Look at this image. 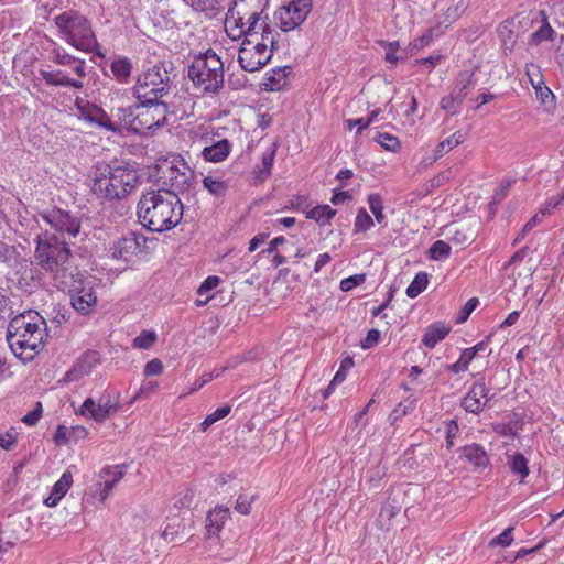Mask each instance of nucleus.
Listing matches in <instances>:
<instances>
[{
	"label": "nucleus",
	"mask_w": 564,
	"mask_h": 564,
	"mask_svg": "<svg viewBox=\"0 0 564 564\" xmlns=\"http://www.w3.org/2000/svg\"><path fill=\"white\" fill-rule=\"evenodd\" d=\"M148 238L141 234L129 232L116 241L111 248V256L113 259L129 262L133 256L141 252L145 247Z\"/></svg>",
	"instance_id": "obj_16"
},
{
	"label": "nucleus",
	"mask_w": 564,
	"mask_h": 564,
	"mask_svg": "<svg viewBox=\"0 0 564 564\" xmlns=\"http://www.w3.org/2000/svg\"><path fill=\"white\" fill-rule=\"evenodd\" d=\"M46 336V322L37 312L18 314L7 325V341L20 358L25 355V359H32L43 348Z\"/></svg>",
	"instance_id": "obj_3"
},
{
	"label": "nucleus",
	"mask_w": 564,
	"mask_h": 564,
	"mask_svg": "<svg viewBox=\"0 0 564 564\" xmlns=\"http://www.w3.org/2000/svg\"><path fill=\"white\" fill-rule=\"evenodd\" d=\"M54 24L67 44L78 51L104 57L90 20L79 11L70 9L59 13L54 18Z\"/></svg>",
	"instance_id": "obj_4"
},
{
	"label": "nucleus",
	"mask_w": 564,
	"mask_h": 564,
	"mask_svg": "<svg viewBox=\"0 0 564 564\" xmlns=\"http://www.w3.org/2000/svg\"><path fill=\"white\" fill-rule=\"evenodd\" d=\"M312 9V0H291L274 13V19L283 32L293 31L306 20Z\"/></svg>",
	"instance_id": "obj_12"
},
{
	"label": "nucleus",
	"mask_w": 564,
	"mask_h": 564,
	"mask_svg": "<svg viewBox=\"0 0 564 564\" xmlns=\"http://www.w3.org/2000/svg\"><path fill=\"white\" fill-rule=\"evenodd\" d=\"M275 149H267L261 155V166H256L253 174L256 178L263 182L271 175V170L274 163Z\"/></svg>",
	"instance_id": "obj_32"
},
{
	"label": "nucleus",
	"mask_w": 564,
	"mask_h": 564,
	"mask_svg": "<svg viewBox=\"0 0 564 564\" xmlns=\"http://www.w3.org/2000/svg\"><path fill=\"white\" fill-rule=\"evenodd\" d=\"M535 96L546 111L552 112L555 109V96L547 86H539Z\"/></svg>",
	"instance_id": "obj_40"
},
{
	"label": "nucleus",
	"mask_w": 564,
	"mask_h": 564,
	"mask_svg": "<svg viewBox=\"0 0 564 564\" xmlns=\"http://www.w3.org/2000/svg\"><path fill=\"white\" fill-rule=\"evenodd\" d=\"M470 356H468L464 350L462 351L459 359L454 362L445 366V369L453 372L459 373L466 371L468 369L469 364L471 362Z\"/></svg>",
	"instance_id": "obj_53"
},
{
	"label": "nucleus",
	"mask_w": 564,
	"mask_h": 564,
	"mask_svg": "<svg viewBox=\"0 0 564 564\" xmlns=\"http://www.w3.org/2000/svg\"><path fill=\"white\" fill-rule=\"evenodd\" d=\"M101 356L97 350H86L83 352L74 365L66 371L63 378L64 383L78 381L84 376L89 375L94 368L100 364Z\"/></svg>",
	"instance_id": "obj_17"
},
{
	"label": "nucleus",
	"mask_w": 564,
	"mask_h": 564,
	"mask_svg": "<svg viewBox=\"0 0 564 564\" xmlns=\"http://www.w3.org/2000/svg\"><path fill=\"white\" fill-rule=\"evenodd\" d=\"M522 417L514 414L513 419L510 420L508 423H500L494 425V431L501 436L516 437L519 435V432L522 430Z\"/></svg>",
	"instance_id": "obj_35"
},
{
	"label": "nucleus",
	"mask_w": 564,
	"mask_h": 564,
	"mask_svg": "<svg viewBox=\"0 0 564 564\" xmlns=\"http://www.w3.org/2000/svg\"><path fill=\"white\" fill-rule=\"evenodd\" d=\"M181 165L183 170L174 164L166 165L165 170H163V167L159 170V172L162 173V175L159 176V181H161L164 186L170 187L165 189V192H172L176 196H178V194L189 193L195 178L194 171L188 167L183 159H181Z\"/></svg>",
	"instance_id": "obj_11"
},
{
	"label": "nucleus",
	"mask_w": 564,
	"mask_h": 564,
	"mask_svg": "<svg viewBox=\"0 0 564 564\" xmlns=\"http://www.w3.org/2000/svg\"><path fill=\"white\" fill-rule=\"evenodd\" d=\"M433 31L434 29H429L422 36L415 39L412 43L409 45V51L412 53L414 51H419L427 45L433 40Z\"/></svg>",
	"instance_id": "obj_56"
},
{
	"label": "nucleus",
	"mask_w": 564,
	"mask_h": 564,
	"mask_svg": "<svg viewBox=\"0 0 564 564\" xmlns=\"http://www.w3.org/2000/svg\"><path fill=\"white\" fill-rule=\"evenodd\" d=\"M41 415L42 404L41 402H37L35 408L22 417V422L25 423L26 425L33 426L39 422Z\"/></svg>",
	"instance_id": "obj_60"
},
{
	"label": "nucleus",
	"mask_w": 564,
	"mask_h": 564,
	"mask_svg": "<svg viewBox=\"0 0 564 564\" xmlns=\"http://www.w3.org/2000/svg\"><path fill=\"white\" fill-rule=\"evenodd\" d=\"M231 411L230 405H223L216 409L213 413L208 414L205 420L200 424V429L203 432L207 431L209 426H212L217 421L226 417Z\"/></svg>",
	"instance_id": "obj_45"
},
{
	"label": "nucleus",
	"mask_w": 564,
	"mask_h": 564,
	"mask_svg": "<svg viewBox=\"0 0 564 564\" xmlns=\"http://www.w3.org/2000/svg\"><path fill=\"white\" fill-rule=\"evenodd\" d=\"M132 62L127 56H119L115 58L110 64V70L117 82L127 84L132 74Z\"/></svg>",
	"instance_id": "obj_28"
},
{
	"label": "nucleus",
	"mask_w": 564,
	"mask_h": 564,
	"mask_svg": "<svg viewBox=\"0 0 564 564\" xmlns=\"http://www.w3.org/2000/svg\"><path fill=\"white\" fill-rule=\"evenodd\" d=\"M220 279L216 275H210L200 284V286L197 290L198 295H207L212 290L217 288L219 284Z\"/></svg>",
	"instance_id": "obj_62"
},
{
	"label": "nucleus",
	"mask_w": 564,
	"mask_h": 564,
	"mask_svg": "<svg viewBox=\"0 0 564 564\" xmlns=\"http://www.w3.org/2000/svg\"><path fill=\"white\" fill-rule=\"evenodd\" d=\"M41 218L48 224L62 239L65 236L76 237L82 228L80 218L70 212L54 207L50 210L40 213Z\"/></svg>",
	"instance_id": "obj_13"
},
{
	"label": "nucleus",
	"mask_w": 564,
	"mask_h": 564,
	"mask_svg": "<svg viewBox=\"0 0 564 564\" xmlns=\"http://www.w3.org/2000/svg\"><path fill=\"white\" fill-rule=\"evenodd\" d=\"M90 193L101 203L121 200L138 186V171L128 162L97 163L89 175Z\"/></svg>",
	"instance_id": "obj_1"
},
{
	"label": "nucleus",
	"mask_w": 564,
	"mask_h": 564,
	"mask_svg": "<svg viewBox=\"0 0 564 564\" xmlns=\"http://www.w3.org/2000/svg\"><path fill=\"white\" fill-rule=\"evenodd\" d=\"M263 9L260 12H252L247 19V28L246 31H240V35H245V40L250 39H261L263 41H269V44H272L273 50L280 48V33H278L270 25V20L268 15H262Z\"/></svg>",
	"instance_id": "obj_14"
},
{
	"label": "nucleus",
	"mask_w": 564,
	"mask_h": 564,
	"mask_svg": "<svg viewBox=\"0 0 564 564\" xmlns=\"http://www.w3.org/2000/svg\"><path fill=\"white\" fill-rule=\"evenodd\" d=\"M174 70L175 66L172 61H162L152 65L138 76L132 88L133 96L138 101L145 104L161 100L173 87V79L176 75L172 76L171 74Z\"/></svg>",
	"instance_id": "obj_7"
},
{
	"label": "nucleus",
	"mask_w": 564,
	"mask_h": 564,
	"mask_svg": "<svg viewBox=\"0 0 564 564\" xmlns=\"http://www.w3.org/2000/svg\"><path fill=\"white\" fill-rule=\"evenodd\" d=\"M538 15L541 18V26L530 35V44L533 45H539L544 41H552L555 33L547 21L545 11H539Z\"/></svg>",
	"instance_id": "obj_30"
},
{
	"label": "nucleus",
	"mask_w": 564,
	"mask_h": 564,
	"mask_svg": "<svg viewBox=\"0 0 564 564\" xmlns=\"http://www.w3.org/2000/svg\"><path fill=\"white\" fill-rule=\"evenodd\" d=\"M413 409L414 406L412 402L410 404L399 403L398 406L389 414V421L393 424L402 416L413 411Z\"/></svg>",
	"instance_id": "obj_57"
},
{
	"label": "nucleus",
	"mask_w": 564,
	"mask_h": 564,
	"mask_svg": "<svg viewBox=\"0 0 564 564\" xmlns=\"http://www.w3.org/2000/svg\"><path fill=\"white\" fill-rule=\"evenodd\" d=\"M97 105L91 104L89 101H76V108L79 111L80 118L89 123H93L95 118V111L97 110Z\"/></svg>",
	"instance_id": "obj_51"
},
{
	"label": "nucleus",
	"mask_w": 564,
	"mask_h": 564,
	"mask_svg": "<svg viewBox=\"0 0 564 564\" xmlns=\"http://www.w3.org/2000/svg\"><path fill=\"white\" fill-rule=\"evenodd\" d=\"M459 434V426L456 420H449L446 422V448L447 451H451L454 446V440Z\"/></svg>",
	"instance_id": "obj_55"
},
{
	"label": "nucleus",
	"mask_w": 564,
	"mask_h": 564,
	"mask_svg": "<svg viewBox=\"0 0 564 564\" xmlns=\"http://www.w3.org/2000/svg\"><path fill=\"white\" fill-rule=\"evenodd\" d=\"M156 333L154 330H142L133 339V347L141 349H149L156 341Z\"/></svg>",
	"instance_id": "obj_46"
},
{
	"label": "nucleus",
	"mask_w": 564,
	"mask_h": 564,
	"mask_svg": "<svg viewBox=\"0 0 564 564\" xmlns=\"http://www.w3.org/2000/svg\"><path fill=\"white\" fill-rule=\"evenodd\" d=\"M449 330L451 328L445 325L438 323L432 324L426 328V332L422 337V343L427 348H434L437 343H440L447 336Z\"/></svg>",
	"instance_id": "obj_29"
},
{
	"label": "nucleus",
	"mask_w": 564,
	"mask_h": 564,
	"mask_svg": "<svg viewBox=\"0 0 564 564\" xmlns=\"http://www.w3.org/2000/svg\"><path fill=\"white\" fill-rule=\"evenodd\" d=\"M231 144L227 139L217 141L216 143L205 147L202 154L208 162H221L230 153Z\"/></svg>",
	"instance_id": "obj_27"
},
{
	"label": "nucleus",
	"mask_w": 564,
	"mask_h": 564,
	"mask_svg": "<svg viewBox=\"0 0 564 564\" xmlns=\"http://www.w3.org/2000/svg\"><path fill=\"white\" fill-rule=\"evenodd\" d=\"M13 314L11 300L7 296L2 289H0V327H4L8 318Z\"/></svg>",
	"instance_id": "obj_49"
},
{
	"label": "nucleus",
	"mask_w": 564,
	"mask_h": 564,
	"mask_svg": "<svg viewBox=\"0 0 564 564\" xmlns=\"http://www.w3.org/2000/svg\"><path fill=\"white\" fill-rule=\"evenodd\" d=\"M73 484V475L70 471H65L61 476V478L54 484L52 492L58 495L59 497H64L66 492L69 490Z\"/></svg>",
	"instance_id": "obj_48"
},
{
	"label": "nucleus",
	"mask_w": 564,
	"mask_h": 564,
	"mask_svg": "<svg viewBox=\"0 0 564 564\" xmlns=\"http://www.w3.org/2000/svg\"><path fill=\"white\" fill-rule=\"evenodd\" d=\"M187 77L203 95L217 96L224 88V63L212 48H208L193 57L187 67Z\"/></svg>",
	"instance_id": "obj_5"
},
{
	"label": "nucleus",
	"mask_w": 564,
	"mask_h": 564,
	"mask_svg": "<svg viewBox=\"0 0 564 564\" xmlns=\"http://www.w3.org/2000/svg\"><path fill=\"white\" fill-rule=\"evenodd\" d=\"M459 452L460 457L469 462L475 470H482L490 464L489 456L480 444L473 443L465 445L459 448Z\"/></svg>",
	"instance_id": "obj_20"
},
{
	"label": "nucleus",
	"mask_w": 564,
	"mask_h": 564,
	"mask_svg": "<svg viewBox=\"0 0 564 564\" xmlns=\"http://www.w3.org/2000/svg\"><path fill=\"white\" fill-rule=\"evenodd\" d=\"M380 332L376 328L368 330L366 337L361 340L362 349H370L375 347L380 340Z\"/></svg>",
	"instance_id": "obj_59"
},
{
	"label": "nucleus",
	"mask_w": 564,
	"mask_h": 564,
	"mask_svg": "<svg viewBox=\"0 0 564 564\" xmlns=\"http://www.w3.org/2000/svg\"><path fill=\"white\" fill-rule=\"evenodd\" d=\"M70 300L72 308L82 316H88L96 311L98 279L86 270L68 272L63 280Z\"/></svg>",
	"instance_id": "obj_8"
},
{
	"label": "nucleus",
	"mask_w": 564,
	"mask_h": 564,
	"mask_svg": "<svg viewBox=\"0 0 564 564\" xmlns=\"http://www.w3.org/2000/svg\"><path fill=\"white\" fill-rule=\"evenodd\" d=\"M137 109L134 106L129 107H118L111 110L112 121L115 124L120 127L119 135H122L124 132L131 134H138V126H137Z\"/></svg>",
	"instance_id": "obj_19"
},
{
	"label": "nucleus",
	"mask_w": 564,
	"mask_h": 564,
	"mask_svg": "<svg viewBox=\"0 0 564 564\" xmlns=\"http://www.w3.org/2000/svg\"><path fill=\"white\" fill-rule=\"evenodd\" d=\"M292 73L291 66H279L265 74L261 84L265 91H280L288 85V76Z\"/></svg>",
	"instance_id": "obj_21"
},
{
	"label": "nucleus",
	"mask_w": 564,
	"mask_h": 564,
	"mask_svg": "<svg viewBox=\"0 0 564 564\" xmlns=\"http://www.w3.org/2000/svg\"><path fill=\"white\" fill-rule=\"evenodd\" d=\"M35 263L45 272L54 275H68V262L72 251L65 239L56 234L45 231L35 238Z\"/></svg>",
	"instance_id": "obj_6"
},
{
	"label": "nucleus",
	"mask_w": 564,
	"mask_h": 564,
	"mask_svg": "<svg viewBox=\"0 0 564 564\" xmlns=\"http://www.w3.org/2000/svg\"><path fill=\"white\" fill-rule=\"evenodd\" d=\"M477 376L478 380L471 386L460 402L462 408L473 414L480 413L489 401V391L485 383V377L481 373Z\"/></svg>",
	"instance_id": "obj_18"
},
{
	"label": "nucleus",
	"mask_w": 564,
	"mask_h": 564,
	"mask_svg": "<svg viewBox=\"0 0 564 564\" xmlns=\"http://www.w3.org/2000/svg\"><path fill=\"white\" fill-rule=\"evenodd\" d=\"M477 79L475 77V73L464 70L459 72L458 76L455 80V86L453 88V93L458 101H464V99L468 96L469 90L475 87Z\"/></svg>",
	"instance_id": "obj_26"
},
{
	"label": "nucleus",
	"mask_w": 564,
	"mask_h": 564,
	"mask_svg": "<svg viewBox=\"0 0 564 564\" xmlns=\"http://www.w3.org/2000/svg\"><path fill=\"white\" fill-rule=\"evenodd\" d=\"M513 28L514 19H510L501 22L497 29L498 37L501 42L505 54L511 53L517 43L518 36Z\"/></svg>",
	"instance_id": "obj_25"
},
{
	"label": "nucleus",
	"mask_w": 564,
	"mask_h": 564,
	"mask_svg": "<svg viewBox=\"0 0 564 564\" xmlns=\"http://www.w3.org/2000/svg\"><path fill=\"white\" fill-rule=\"evenodd\" d=\"M462 104L463 101H458V99L455 97V94L452 91L449 95L444 96L441 99L440 106L448 113L455 115L457 113V109Z\"/></svg>",
	"instance_id": "obj_54"
},
{
	"label": "nucleus",
	"mask_w": 564,
	"mask_h": 564,
	"mask_svg": "<svg viewBox=\"0 0 564 564\" xmlns=\"http://www.w3.org/2000/svg\"><path fill=\"white\" fill-rule=\"evenodd\" d=\"M539 223L538 215H534L527 224H524L522 230L514 238L512 246L518 245L524 239V237L532 230V228Z\"/></svg>",
	"instance_id": "obj_63"
},
{
	"label": "nucleus",
	"mask_w": 564,
	"mask_h": 564,
	"mask_svg": "<svg viewBox=\"0 0 564 564\" xmlns=\"http://www.w3.org/2000/svg\"><path fill=\"white\" fill-rule=\"evenodd\" d=\"M512 532H513V527H508L498 536L491 539L488 543V546L489 547H496V546L507 547V546H509L513 541Z\"/></svg>",
	"instance_id": "obj_50"
},
{
	"label": "nucleus",
	"mask_w": 564,
	"mask_h": 564,
	"mask_svg": "<svg viewBox=\"0 0 564 564\" xmlns=\"http://www.w3.org/2000/svg\"><path fill=\"white\" fill-rule=\"evenodd\" d=\"M272 44L261 39L243 40L238 53V62L242 69L252 73L264 67L272 58Z\"/></svg>",
	"instance_id": "obj_9"
},
{
	"label": "nucleus",
	"mask_w": 564,
	"mask_h": 564,
	"mask_svg": "<svg viewBox=\"0 0 564 564\" xmlns=\"http://www.w3.org/2000/svg\"><path fill=\"white\" fill-rule=\"evenodd\" d=\"M427 284L429 274L426 272H419L406 288L405 293L409 297L414 299L427 288Z\"/></svg>",
	"instance_id": "obj_39"
},
{
	"label": "nucleus",
	"mask_w": 564,
	"mask_h": 564,
	"mask_svg": "<svg viewBox=\"0 0 564 564\" xmlns=\"http://www.w3.org/2000/svg\"><path fill=\"white\" fill-rule=\"evenodd\" d=\"M183 204L178 196L165 188L142 193L137 205L140 224L150 231L164 232L176 227L183 217Z\"/></svg>",
	"instance_id": "obj_2"
},
{
	"label": "nucleus",
	"mask_w": 564,
	"mask_h": 564,
	"mask_svg": "<svg viewBox=\"0 0 564 564\" xmlns=\"http://www.w3.org/2000/svg\"><path fill=\"white\" fill-rule=\"evenodd\" d=\"M336 213V209L329 205H317L306 213V218L314 219L319 226H324L330 224Z\"/></svg>",
	"instance_id": "obj_33"
},
{
	"label": "nucleus",
	"mask_w": 564,
	"mask_h": 564,
	"mask_svg": "<svg viewBox=\"0 0 564 564\" xmlns=\"http://www.w3.org/2000/svg\"><path fill=\"white\" fill-rule=\"evenodd\" d=\"M375 226L373 219L365 208H359L355 218L354 232H366Z\"/></svg>",
	"instance_id": "obj_41"
},
{
	"label": "nucleus",
	"mask_w": 564,
	"mask_h": 564,
	"mask_svg": "<svg viewBox=\"0 0 564 564\" xmlns=\"http://www.w3.org/2000/svg\"><path fill=\"white\" fill-rule=\"evenodd\" d=\"M163 371V364L159 358H153L150 361H148L144 366V376L145 377H152V376H159Z\"/></svg>",
	"instance_id": "obj_58"
},
{
	"label": "nucleus",
	"mask_w": 564,
	"mask_h": 564,
	"mask_svg": "<svg viewBox=\"0 0 564 564\" xmlns=\"http://www.w3.org/2000/svg\"><path fill=\"white\" fill-rule=\"evenodd\" d=\"M373 140L378 142L383 149L391 152H397L401 147L399 139L395 135L387 132H377L376 137H373Z\"/></svg>",
	"instance_id": "obj_44"
},
{
	"label": "nucleus",
	"mask_w": 564,
	"mask_h": 564,
	"mask_svg": "<svg viewBox=\"0 0 564 564\" xmlns=\"http://www.w3.org/2000/svg\"><path fill=\"white\" fill-rule=\"evenodd\" d=\"M53 62L61 66H70L74 64V73L83 78L86 76V62L83 58L75 57L68 54L63 47L56 46L52 51Z\"/></svg>",
	"instance_id": "obj_23"
},
{
	"label": "nucleus",
	"mask_w": 564,
	"mask_h": 564,
	"mask_svg": "<svg viewBox=\"0 0 564 564\" xmlns=\"http://www.w3.org/2000/svg\"><path fill=\"white\" fill-rule=\"evenodd\" d=\"M39 74L43 78V80L46 83V85H48V86L73 87L76 89H82L84 86L82 80L70 78L62 69H56V70L40 69Z\"/></svg>",
	"instance_id": "obj_22"
},
{
	"label": "nucleus",
	"mask_w": 564,
	"mask_h": 564,
	"mask_svg": "<svg viewBox=\"0 0 564 564\" xmlns=\"http://www.w3.org/2000/svg\"><path fill=\"white\" fill-rule=\"evenodd\" d=\"M227 518L228 509H215L207 514L206 529L209 536L216 535L220 532Z\"/></svg>",
	"instance_id": "obj_31"
},
{
	"label": "nucleus",
	"mask_w": 564,
	"mask_h": 564,
	"mask_svg": "<svg viewBox=\"0 0 564 564\" xmlns=\"http://www.w3.org/2000/svg\"><path fill=\"white\" fill-rule=\"evenodd\" d=\"M508 466L513 475L520 477V482H524V479L530 474L528 459L524 457V455L521 453H514L510 456Z\"/></svg>",
	"instance_id": "obj_34"
},
{
	"label": "nucleus",
	"mask_w": 564,
	"mask_h": 564,
	"mask_svg": "<svg viewBox=\"0 0 564 564\" xmlns=\"http://www.w3.org/2000/svg\"><path fill=\"white\" fill-rule=\"evenodd\" d=\"M135 109L139 135L155 131L167 123L169 105L163 100H155L151 104L138 101Z\"/></svg>",
	"instance_id": "obj_10"
},
{
	"label": "nucleus",
	"mask_w": 564,
	"mask_h": 564,
	"mask_svg": "<svg viewBox=\"0 0 564 564\" xmlns=\"http://www.w3.org/2000/svg\"><path fill=\"white\" fill-rule=\"evenodd\" d=\"M451 246L444 240H436L429 249V258L431 260L446 259L451 254Z\"/></svg>",
	"instance_id": "obj_43"
},
{
	"label": "nucleus",
	"mask_w": 564,
	"mask_h": 564,
	"mask_svg": "<svg viewBox=\"0 0 564 564\" xmlns=\"http://www.w3.org/2000/svg\"><path fill=\"white\" fill-rule=\"evenodd\" d=\"M365 281H366L365 273L354 274V275L343 279L339 283V289L343 292H348V291H351L352 289L359 286Z\"/></svg>",
	"instance_id": "obj_52"
},
{
	"label": "nucleus",
	"mask_w": 564,
	"mask_h": 564,
	"mask_svg": "<svg viewBox=\"0 0 564 564\" xmlns=\"http://www.w3.org/2000/svg\"><path fill=\"white\" fill-rule=\"evenodd\" d=\"M257 499L256 494L242 492L238 496L235 505V510L241 514H249L251 505Z\"/></svg>",
	"instance_id": "obj_47"
},
{
	"label": "nucleus",
	"mask_w": 564,
	"mask_h": 564,
	"mask_svg": "<svg viewBox=\"0 0 564 564\" xmlns=\"http://www.w3.org/2000/svg\"><path fill=\"white\" fill-rule=\"evenodd\" d=\"M91 124H96L97 127L112 132V133H120V127L115 124V121H112V117L109 116L101 107H97V110L95 111V118Z\"/></svg>",
	"instance_id": "obj_37"
},
{
	"label": "nucleus",
	"mask_w": 564,
	"mask_h": 564,
	"mask_svg": "<svg viewBox=\"0 0 564 564\" xmlns=\"http://www.w3.org/2000/svg\"><path fill=\"white\" fill-rule=\"evenodd\" d=\"M464 142V135L460 131L454 132L452 135L446 138L445 140L441 141L435 150L433 160L436 161L437 159L442 158L444 153H447L452 149L456 148L460 143Z\"/></svg>",
	"instance_id": "obj_36"
},
{
	"label": "nucleus",
	"mask_w": 564,
	"mask_h": 564,
	"mask_svg": "<svg viewBox=\"0 0 564 564\" xmlns=\"http://www.w3.org/2000/svg\"><path fill=\"white\" fill-rule=\"evenodd\" d=\"M118 402L112 399L110 393L104 392L97 402L87 398L80 408V414L93 419L96 422H104L118 411Z\"/></svg>",
	"instance_id": "obj_15"
},
{
	"label": "nucleus",
	"mask_w": 564,
	"mask_h": 564,
	"mask_svg": "<svg viewBox=\"0 0 564 564\" xmlns=\"http://www.w3.org/2000/svg\"><path fill=\"white\" fill-rule=\"evenodd\" d=\"M72 312L66 307H61L56 310L55 315L52 317V323L59 327L63 323L68 322Z\"/></svg>",
	"instance_id": "obj_64"
},
{
	"label": "nucleus",
	"mask_w": 564,
	"mask_h": 564,
	"mask_svg": "<svg viewBox=\"0 0 564 564\" xmlns=\"http://www.w3.org/2000/svg\"><path fill=\"white\" fill-rule=\"evenodd\" d=\"M185 529L183 521L180 517L175 516L173 518L167 519L165 528L162 532V538L165 541L172 542L175 541L176 536L183 532Z\"/></svg>",
	"instance_id": "obj_38"
},
{
	"label": "nucleus",
	"mask_w": 564,
	"mask_h": 564,
	"mask_svg": "<svg viewBox=\"0 0 564 564\" xmlns=\"http://www.w3.org/2000/svg\"><path fill=\"white\" fill-rule=\"evenodd\" d=\"M202 183L204 188L217 198L224 197L229 189L228 181L224 180L219 172L204 176Z\"/></svg>",
	"instance_id": "obj_24"
},
{
	"label": "nucleus",
	"mask_w": 564,
	"mask_h": 564,
	"mask_svg": "<svg viewBox=\"0 0 564 564\" xmlns=\"http://www.w3.org/2000/svg\"><path fill=\"white\" fill-rule=\"evenodd\" d=\"M369 208L371 213L375 216V219L378 224H382L384 221V214H383V199L381 195L379 194H369L367 198Z\"/></svg>",
	"instance_id": "obj_42"
},
{
	"label": "nucleus",
	"mask_w": 564,
	"mask_h": 564,
	"mask_svg": "<svg viewBox=\"0 0 564 564\" xmlns=\"http://www.w3.org/2000/svg\"><path fill=\"white\" fill-rule=\"evenodd\" d=\"M69 431L67 427H65L64 425H58L57 429H56V432L54 434V442L57 446H63V445H66L68 444L72 440H70V436H69Z\"/></svg>",
	"instance_id": "obj_61"
}]
</instances>
